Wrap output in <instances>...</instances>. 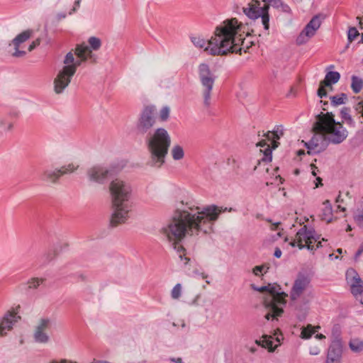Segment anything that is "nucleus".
Wrapping results in <instances>:
<instances>
[{"mask_svg": "<svg viewBox=\"0 0 363 363\" xmlns=\"http://www.w3.org/2000/svg\"><path fill=\"white\" fill-rule=\"evenodd\" d=\"M191 40L193 44L198 48H202L206 45L205 40L200 37H191Z\"/></svg>", "mask_w": 363, "mask_h": 363, "instance_id": "obj_42", "label": "nucleus"}, {"mask_svg": "<svg viewBox=\"0 0 363 363\" xmlns=\"http://www.w3.org/2000/svg\"><path fill=\"white\" fill-rule=\"evenodd\" d=\"M267 145H269L266 140H261L259 142L257 143V146H259L261 147H266Z\"/></svg>", "mask_w": 363, "mask_h": 363, "instance_id": "obj_57", "label": "nucleus"}, {"mask_svg": "<svg viewBox=\"0 0 363 363\" xmlns=\"http://www.w3.org/2000/svg\"><path fill=\"white\" fill-rule=\"evenodd\" d=\"M45 281L44 278H31L27 281V289H35Z\"/></svg>", "mask_w": 363, "mask_h": 363, "instance_id": "obj_29", "label": "nucleus"}, {"mask_svg": "<svg viewBox=\"0 0 363 363\" xmlns=\"http://www.w3.org/2000/svg\"><path fill=\"white\" fill-rule=\"evenodd\" d=\"M346 280L350 285L351 293L357 296L363 293V281L358 273L352 268L348 269L346 272Z\"/></svg>", "mask_w": 363, "mask_h": 363, "instance_id": "obj_13", "label": "nucleus"}, {"mask_svg": "<svg viewBox=\"0 0 363 363\" xmlns=\"http://www.w3.org/2000/svg\"><path fill=\"white\" fill-rule=\"evenodd\" d=\"M262 136L265 137L266 139H267L266 140H268V141H272V140H274L272 131H268L267 133H263Z\"/></svg>", "mask_w": 363, "mask_h": 363, "instance_id": "obj_51", "label": "nucleus"}, {"mask_svg": "<svg viewBox=\"0 0 363 363\" xmlns=\"http://www.w3.org/2000/svg\"><path fill=\"white\" fill-rule=\"evenodd\" d=\"M359 35V33L355 27H349L347 31V40L349 43H352Z\"/></svg>", "mask_w": 363, "mask_h": 363, "instance_id": "obj_34", "label": "nucleus"}, {"mask_svg": "<svg viewBox=\"0 0 363 363\" xmlns=\"http://www.w3.org/2000/svg\"><path fill=\"white\" fill-rule=\"evenodd\" d=\"M281 255H282V252L280 250V248L279 247H276L275 250H274V256L275 257H277V258H280Z\"/></svg>", "mask_w": 363, "mask_h": 363, "instance_id": "obj_54", "label": "nucleus"}, {"mask_svg": "<svg viewBox=\"0 0 363 363\" xmlns=\"http://www.w3.org/2000/svg\"><path fill=\"white\" fill-rule=\"evenodd\" d=\"M112 201V214L110 220L111 227L125 223L132 209V188L130 185L119 179L113 180L109 186Z\"/></svg>", "mask_w": 363, "mask_h": 363, "instance_id": "obj_4", "label": "nucleus"}, {"mask_svg": "<svg viewBox=\"0 0 363 363\" xmlns=\"http://www.w3.org/2000/svg\"><path fill=\"white\" fill-rule=\"evenodd\" d=\"M277 140H272L271 141L272 145L270 147H271V148H272V150H274V149H276L277 147H279L280 143Z\"/></svg>", "mask_w": 363, "mask_h": 363, "instance_id": "obj_59", "label": "nucleus"}, {"mask_svg": "<svg viewBox=\"0 0 363 363\" xmlns=\"http://www.w3.org/2000/svg\"><path fill=\"white\" fill-rule=\"evenodd\" d=\"M243 25L237 18L225 20L216 28L214 36L208 41L205 50L211 55H225L229 52L241 54L244 43Z\"/></svg>", "mask_w": 363, "mask_h": 363, "instance_id": "obj_3", "label": "nucleus"}, {"mask_svg": "<svg viewBox=\"0 0 363 363\" xmlns=\"http://www.w3.org/2000/svg\"><path fill=\"white\" fill-rule=\"evenodd\" d=\"M182 286L180 284H177L172 290V297L177 299L181 296Z\"/></svg>", "mask_w": 363, "mask_h": 363, "instance_id": "obj_40", "label": "nucleus"}, {"mask_svg": "<svg viewBox=\"0 0 363 363\" xmlns=\"http://www.w3.org/2000/svg\"><path fill=\"white\" fill-rule=\"evenodd\" d=\"M340 79V74L336 71L328 72L325 77V79L321 81V84L328 86L337 83Z\"/></svg>", "mask_w": 363, "mask_h": 363, "instance_id": "obj_20", "label": "nucleus"}, {"mask_svg": "<svg viewBox=\"0 0 363 363\" xmlns=\"http://www.w3.org/2000/svg\"><path fill=\"white\" fill-rule=\"evenodd\" d=\"M80 2H81V0H75L74 4L73 9H72V11L69 12V14H72L73 12H75V11H76L78 7H79Z\"/></svg>", "mask_w": 363, "mask_h": 363, "instance_id": "obj_52", "label": "nucleus"}, {"mask_svg": "<svg viewBox=\"0 0 363 363\" xmlns=\"http://www.w3.org/2000/svg\"><path fill=\"white\" fill-rule=\"evenodd\" d=\"M315 235H316V232L314 228H308L306 225H304L298 230L296 237H298L299 239L308 242L312 241V238H315Z\"/></svg>", "mask_w": 363, "mask_h": 363, "instance_id": "obj_19", "label": "nucleus"}, {"mask_svg": "<svg viewBox=\"0 0 363 363\" xmlns=\"http://www.w3.org/2000/svg\"><path fill=\"white\" fill-rule=\"evenodd\" d=\"M331 104L334 106L338 105L345 104L347 100V95L345 93H342L340 95H335L330 97Z\"/></svg>", "mask_w": 363, "mask_h": 363, "instance_id": "obj_26", "label": "nucleus"}, {"mask_svg": "<svg viewBox=\"0 0 363 363\" xmlns=\"http://www.w3.org/2000/svg\"><path fill=\"white\" fill-rule=\"evenodd\" d=\"M169 360L171 362H175V363H184L182 358L180 357H178V358H170Z\"/></svg>", "mask_w": 363, "mask_h": 363, "instance_id": "obj_60", "label": "nucleus"}, {"mask_svg": "<svg viewBox=\"0 0 363 363\" xmlns=\"http://www.w3.org/2000/svg\"><path fill=\"white\" fill-rule=\"evenodd\" d=\"M321 22L319 20V15L314 16L311 21L307 23L308 27L313 28L315 30H317L320 26Z\"/></svg>", "mask_w": 363, "mask_h": 363, "instance_id": "obj_36", "label": "nucleus"}, {"mask_svg": "<svg viewBox=\"0 0 363 363\" xmlns=\"http://www.w3.org/2000/svg\"><path fill=\"white\" fill-rule=\"evenodd\" d=\"M363 252V250L362 249H361L360 247H359V249L357 250V251L355 252V255H354V258L357 259V257H359L362 253Z\"/></svg>", "mask_w": 363, "mask_h": 363, "instance_id": "obj_61", "label": "nucleus"}, {"mask_svg": "<svg viewBox=\"0 0 363 363\" xmlns=\"http://www.w3.org/2000/svg\"><path fill=\"white\" fill-rule=\"evenodd\" d=\"M274 140H279L280 138L284 135L283 128L281 125H277L272 131Z\"/></svg>", "mask_w": 363, "mask_h": 363, "instance_id": "obj_41", "label": "nucleus"}, {"mask_svg": "<svg viewBox=\"0 0 363 363\" xmlns=\"http://www.w3.org/2000/svg\"><path fill=\"white\" fill-rule=\"evenodd\" d=\"M311 325H308L306 328L302 329L301 337L303 339H309L315 333Z\"/></svg>", "mask_w": 363, "mask_h": 363, "instance_id": "obj_33", "label": "nucleus"}, {"mask_svg": "<svg viewBox=\"0 0 363 363\" xmlns=\"http://www.w3.org/2000/svg\"><path fill=\"white\" fill-rule=\"evenodd\" d=\"M323 204L324 207L322 209L321 219L326 220L328 223H330L332 221L333 216V208L331 203L329 200H325Z\"/></svg>", "mask_w": 363, "mask_h": 363, "instance_id": "obj_21", "label": "nucleus"}, {"mask_svg": "<svg viewBox=\"0 0 363 363\" xmlns=\"http://www.w3.org/2000/svg\"><path fill=\"white\" fill-rule=\"evenodd\" d=\"M355 110L362 114L363 118V101H359L355 106ZM363 123V121H362Z\"/></svg>", "mask_w": 363, "mask_h": 363, "instance_id": "obj_49", "label": "nucleus"}, {"mask_svg": "<svg viewBox=\"0 0 363 363\" xmlns=\"http://www.w3.org/2000/svg\"><path fill=\"white\" fill-rule=\"evenodd\" d=\"M313 128L325 133L329 141L335 145L342 143L348 135L347 129L342 123L335 121V115L332 112H321L318 114Z\"/></svg>", "mask_w": 363, "mask_h": 363, "instance_id": "obj_7", "label": "nucleus"}, {"mask_svg": "<svg viewBox=\"0 0 363 363\" xmlns=\"http://www.w3.org/2000/svg\"><path fill=\"white\" fill-rule=\"evenodd\" d=\"M170 108L168 106L162 108L160 112V118L162 121H167L169 117Z\"/></svg>", "mask_w": 363, "mask_h": 363, "instance_id": "obj_38", "label": "nucleus"}, {"mask_svg": "<svg viewBox=\"0 0 363 363\" xmlns=\"http://www.w3.org/2000/svg\"><path fill=\"white\" fill-rule=\"evenodd\" d=\"M50 327V320L49 318H41L35 330L45 331Z\"/></svg>", "mask_w": 363, "mask_h": 363, "instance_id": "obj_31", "label": "nucleus"}, {"mask_svg": "<svg viewBox=\"0 0 363 363\" xmlns=\"http://www.w3.org/2000/svg\"><path fill=\"white\" fill-rule=\"evenodd\" d=\"M75 55L79 60H74L71 65H65L59 72L54 80V90L56 94H61L65 89L69 85L71 79L75 74L77 68L79 67L82 62L90 60L91 62H96V56L92 53L91 48L85 45H77L75 48Z\"/></svg>", "mask_w": 363, "mask_h": 363, "instance_id": "obj_6", "label": "nucleus"}, {"mask_svg": "<svg viewBox=\"0 0 363 363\" xmlns=\"http://www.w3.org/2000/svg\"><path fill=\"white\" fill-rule=\"evenodd\" d=\"M77 167L72 164L62 167L55 170H46L41 176V179L46 182L55 183L62 175L74 172Z\"/></svg>", "mask_w": 363, "mask_h": 363, "instance_id": "obj_14", "label": "nucleus"}, {"mask_svg": "<svg viewBox=\"0 0 363 363\" xmlns=\"http://www.w3.org/2000/svg\"><path fill=\"white\" fill-rule=\"evenodd\" d=\"M349 347L352 352L359 353L363 351V340L359 338L351 339Z\"/></svg>", "mask_w": 363, "mask_h": 363, "instance_id": "obj_24", "label": "nucleus"}, {"mask_svg": "<svg viewBox=\"0 0 363 363\" xmlns=\"http://www.w3.org/2000/svg\"><path fill=\"white\" fill-rule=\"evenodd\" d=\"M326 86H327L326 85L322 84L321 82H320V85H319V87L317 91V94L320 99H322L323 97H326L328 95V93L325 90Z\"/></svg>", "mask_w": 363, "mask_h": 363, "instance_id": "obj_43", "label": "nucleus"}, {"mask_svg": "<svg viewBox=\"0 0 363 363\" xmlns=\"http://www.w3.org/2000/svg\"><path fill=\"white\" fill-rule=\"evenodd\" d=\"M281 224V223L277 222L272 224L271 229L272 230H277L278 229L279 225Z\"/></svg>", "mask_w": 363, "mask_h": 363, "instance_id": "obj_62", "label": "nucleus"}, {"mask_svg": "<svg viewBox=\"0 0 363 363\" xmlns=\"http://www.w3.org/2000/svg\"><path fill=\"white\" fill-rule=\"evenodd\" d=\"M340 357H330L327 355V359L325 363H340Z\"/></svg>", "mask_w": 363, "mask_h": 363, "instance_id": "obj_46", "label": "nucleus"}, {"mask_svg": "<svg viewBox=\"0 0 363 363\" xmlns=\"http://www.w3.org/2000/svg\"><path fill=\"white\" fill-rule=\"evenodd\" d=\"M306 242V248L308 250H311V251H314L315 250V247L312 244L313 242L312 241H308V242Z\"/></svg>", "mask_w": 363, "mask_h": 363, "instance_id": "obj_53", "label": "nucleus"}, {"mask_svg": "<svg viewBox=\"0 0 363 363\" xmlns=\"http://www.w3.org/2000/svg\"><path fill=\"white\" fill-rule=\"evenodd\" d=\"M34 340L36 342L47 343L49 340V335L45 331L35 330L33 334Z\"/></svg>", "mask_w": 363, "mask_h": 363, "instance_id": "obj_27", "label": "nucleus"}, {"mask_svg": "<svg viewBox=\"0 0 363 363\" xmlns=\"http://www.w3.org/2000/svg\"><path fill=\"white\" fill-rule=\"evenodd\" d=\"M267 293L272 296L270 301H264V305L268 312L264 315L267 320L277 319L278 317L281 316L284 313L282 307L279 305H285L286 298L288 294L284 291H280L281 287L277 284H268Z\"/></svg>", "mask_w": 363, "mask_h": 363, "instance_id": "obj_8", "label": "nucleus"}, {"mask_svg": "<svg viewBox=\"0 0 363 363\" xmlns=\"http://www.w3.org/2000/svg\"><path fill=\"white\" fill-rule=\"evenodd\" d=\"M351 88L354 94H358L361 91L363 87V79L356 75L351 77Z\"/></svg>", "mask_w": 363, "mask_h": 363, "instance_id": "obj_23", "label": "nucleus"}, {"mask_svg": "<svg viewBox=\"0 0 363 363\" xmlns=\"http://www.w3.org/2000/svg\"><path fill=\"white\" fill-rule=\"evenodd\" d=\"M88 43L93 50H98L101 46V41L99 38L90 37L88 40Z\"/></svg>", "mask_w": 363, "mask_h": 363, "instance_id": "obj_32", "label": "nucleus"}, {"mask_svg": "<svg viewBox=\"0 0 363 363\" xmlns=\"http://www.w3.org/2000/svg\"><path fill=\"white\" fill-rule=\"evenodd\" d=\"M19 316H17L14 312H8L0 320V336L6 334V331L10 330L14 323L17 322Z\"/></svg>", "mask_w": 363, "mask_h": 363, "instance_id": "obj_16", "label": "nucleus"}, {"mask_svg": "<svg viewBox=\"0 0 363 363\" xmlns=\"http://www.w3.org/2000/svg\"><path fill=\"white\" fill-rule=\"evenodd\" d=\"M357 20L359 21V26H360V28L362 29L363 28L362 18L359 17V16H357Z\"/></svg>", "mask_w": 363, "mask_h": 363, "instance_id": "obj_64", "label": "nucleus"}, {"mask_svg": "<svg viewBox=\"0 0 363 363\" xmlns=\"http://www.w3.org/2000/svg\"><path fill=\"white\" fill-rule=\"evenodd\" d=\"M264 157L262 159V161L265 162H271L272 160V148H271L270 145H267V147L263 150Z\"/></svg>", "mask_w": 363, "mask_h": 363, "instance_id": "obj_35", "label": "nucleus"}, {"mask_svg": "<svg viewBox=\"0 0 363 363\" xmlns=\"http://www.w3.org/2000/svg\"><path fill=\"white\" fill-rule=\"evenodd\" d=\"M342 345L341 340L336 339L334 340L328 349V356L335 357H342Z\"/></svg>", "mask_w": 363, "mask_h": 363, "instance_id": "obj_18", "label": "nucleus"}, {"mask_svg": "<svg viewBox=\"0 0 363 363\" xmlns=\"http://www.w3.org/2000/svg\"><path fill=\"white\" fill-rule=\"evenodd\" d=\"M264 340H262V347L267 348L269 352H274L277 347V346H273V340L271 336H268L267 335H263Z\"/></svg>", "mask_w": 363, "mask_h": 363, "instance_id": "obj_30", "label": "nucleus"}, {"mask_svg": "<svg viewBox=\"0 0 363 363\" xmlns=\"http://www.w3.org/2000/svg\"><path fill=\"white\" fill-rule=\"evenodd\" d=\"M57 252L54 249L49 250L46 253L43 255L40 258V263L41 265L47 264L56 256Z\"/></svg>", "mask_w": 363, "mask_h": 363, "instance_id": "obj_25", "label": "nucleus"}, {"mask_svg": "<svg viewBox=\"0 0 363 363\" xmlns=\"http://www.w3.org/2000/svg\"><path fill=\"white\" fill-rule=\"evenodd\" d=\"M311 279L308 274L298 272L290 291V305L296 312V317L303 321L307 316L311 296L308 292Z\"/></svg>", "mask_w": 363, "mask_h": 363, "instance_id": "obj_5", "label": "nucleus"}, {"mask_svg": "<svg viewBox=\"0 0 363 363\" xmlns=\"http://www.w3.org/2000/svg\"><path fill=\"white\" fill-rule=\"evenodd\" d=\"M199 75L201 83L205 88L203 91L204 104L208 106L210 105L211 93L213 89L216 77L211 72L208 65L206 63L199 65Z\"/></svg>", "mask_w": 363, "mask_h": 363, "instance_id": "obj_10", "label": "nucleus"}, {"mask_svg": "<svg viewBox=\"0 0 363 363\" xmlns=\"http://www.w3.org/2000/svg\"><path fill=\"white\" fill-rule=\"evenodd\" d=\"M235 211L233 208H219L216 205L200 207L186 203L183 209L174 211L172 220L168 225L165 233L168 240L179 254V258L190 260L185 255L186 249L180 242L186 235H198L200 233L208 234L212 231L213 223L217 220L222 212Z\"/></svg>", "mask_w": 363, "mask_h": 363, "instance_id": "obj_1", "label": "nucleus"}, {"mask_svg": "<svg viewBox=\"0 0 363 363\" xmlns=\"http://www.w3.org/2000/svg\"><path fill=\"white\" fill-rule=\"evenodd\" d=\"M313 130L314 132L313 136L309 141L305 143L304 145L309 155L319 154L323 152L327 149L329 144L331 143L325 133L317 131L313 128Z\"/></svg>", "mask_w": 363, "mask_h": 363, "instance_id": "obj_11", "label": "nucleus"}, {"mask_svg": "<svg viewBox=\"0 0 363 363\" xmlns=\"http://www.w3.org/2000/svg\"><path fill=\"white\" fill-rule=\"evenodd\" d=\"M316 30L306 24L303 30L300 33L296 38L297 45H303L308 42V39L315 34Z\"/></svg>", "mask_w": 363, "mask_h": 363, "instance_id": "obj_17", "label": "nucleus"}, {"mask_svg": "<svg viewBox=\"0 0 363 363\" xmlns=\"http://www.w3.org/2000/svg\"><path fill=\"white\" fill-rule=\"evenodd\" d=\"M274 8L279 9L284 13H291V9L289 6L282 1V0H279L277 4V6H274Z\"/></svg>", "mask_w": 363, "mask_h": 363, "instance_id": "obj_39", "label": "nucleus"}, {"mask_svg": "<svg viewBox=\"0 0 363 363\" xmlns=\"http://www.w3.org/2000/svg\"><path fill=\"white\" fill-rule=\"evenodd\" d=\"M264 4L268 5L269 6H272V7L277 6V4L279 0H264Z\"/></svg>", "mask_w": 363, "mask_h": 363, "instance_id": "obj_50", "label": "nucleus"}, {"mask_svg": "<svg viewBox=\"0 0 363 363\" xmlns=\"http://www.w3.org/2000/svg\"><path fill=\"white\" fill-rule=\"evenodd\" d=\"M40 39H36L35 40L33 41L28 47V51L31 52L32 50H33L36 47H38L40 45Z\"/></svg>", "mask_w": 363, "mask_h": 363, "instance_id": "obj_48", "label": "nucleus"}, {"mask_svg": "<svg viewBox=\"0 0 363 363\" xmlns=\"http://www.w3.org/2000/svg\"><path fill=\"white\" fill-rule=\"evenodd\" d=\"M269 9L268 5L261 7L259 1L252 0L251 3L248 4L247 7L243 8V12L250 19L255 20L260 17L264 30H267L269 28Z\"/></svg>", "mask_w": 363, "mask_h": 363, "instance_id": "obj_9", "label": "nucleus"}, {"mask_svg": "<svg viewBox=\"0 0 363 363\" xmlns=\"http://www.w3.org/2000/svg\"><path fill=\"white\" fill-rule=\"evenodd\" d=\"M264 268V265L255 266L253 268L252 272L255 276H259V273L262 272Z\"/></svg>", "mask_w": 363, "mask_h": 363, "instance_id": "obj_47", "label": "nucleus"}, {"mask_svg": "<svg viewBox=\"0 0 363 363\" xmlns=\"http://www.w3.org/2000/svg\"><path fill=\"white\" fill-rule=\"evenodd\" d=\"M296 240H297V246L298 247V248H299L300 250H302V249H303V248H306V245H303V244L302 243V240H303L299 239L298 237H296Z\"/></svg>", "mask_w": 363, "mask_h": 363, "instance_id": "obj_58", "label": "nucleus"}, {"mask_svg": "<svg viewBox=\"0 0 363 363\" xmlns=\"http://www.w3.org/2000/svg\"><path fill=\"white\" fill-rule=\"evenodd\" d=\"M172 155L174 160H182L184 156L182 147L179 145L174 146L172 149Z\"/></svg>", "mask_w": 363, "mask_h": 363, "instance_id": "obj_28", "label": "nucleus"}, {"mask_svg": "<svg viewBox=\"0 0 363 363\" xmlns=\"http://www.w3.org/2000/svg\"><path fill=\"white\" fill-rule=\"evenodd\" d=\"M157 109L153 105L144 106L140 113L135 123V132L139 135H146L145 143L150 154V165L161 167L168 153L171 144V138L163 128H158L152 132L151 129L156 123Z\"/></svg>", "mask_w": 363, "mask_h": 363, "instance_id": "obj_2", "label": "nucleus"}, {"mask_svg": "<svg viewBox=\"0 0 363 363\" xmlns=\"http://www.w3.org/2000/svg\"><path fill=\"white\" fill-rule=\"evenodd\" d=\"M112 169H108L104 167L96 165L87 170V177L91 182L98 184H104L107 178L113 174Z\"/></svg>", "mask_w": 363, "mask_h": 363, "instance_id": "obj_12", "label": "nucleus"}, {"mask_svg": "<svg viewBox=\"0 0 363 363\" xmlns=\"http://www.w3.org/2000/svg\"><path fill=\"white\" fill-rule=\"evenodd\" d=\"M335 202L339 203H342L343 202V199H342L341 197V195H340V193L339 194V195L337 196L336 199H335Z\"/></svg>", "mask_w": 363, "mask_h": 363, "instance_id": "obj_63", "label": "nucleus"}, {"mask_svg": "<svg viewBox=\"0 0 363 363\" xmlns=\"http://www.w3.org/2000/svg\"><path fill=\"white\" fill-rule=\"evenodd\" d=\"M268 287H269L268 285L259 287L254 284H251V288L254 291H259V292H267Z\"/></svg>", "mask_w": 363, "mask_h": 363, "instance_id": "obj_45", "label": "nucleus"}, {"mask_svg": "<svg viewBox=\"0 0 363 363\" xmlns=\"http://www.w3.org/2000/svg\"><path fill=\"white\" fill-rule=\"evenodd\" d=\"M50 363H77V362L63 359H61L60 362H58L57 360H52Z\"/></svg>", "mask_w": 363, "mask_h": 363, "instance_id": "obj_55", "label": "nucleus"}, {"mask_svg": "<svg viewBox=\"0 0 363 363\" xmlns=\"http://www.w3.org/2000/svg\"><path fill=\"white\" fill-rule=\"evenodd\" d=\"M74 61V57L73 54L71 52H69L65 56V58L64 60V63L66 65H71L73 64Z\"/></svg>", "mask_w": 363, "mask_h": 363, "instance_id": "obj_44", "label": "nucleus"}, {"mask_svg": "<svg viewBox=\"0 0 363 363\" xmlns=\"http://www.w3.org/2000/svg\"><path fill=\"white\" fill-rule=\"evenodd\" d=\"M33 33V30L28 29L21 33L13 39L12 43L14 46L15 52L12 54V56L15 57H21L26 55V52L24 50H20L19 47L21 43L28 40Z\"/></svg>", "mask_w": 363, "mask_h": 363, "instance_id": "obj_15", "label": "nucleus"}, {"mask_svg": "<svg viewBox=\"0 0 363 363\" xmlns=\"http://www.w3.org/2000/svg\"><path fill=\"white\" fill-rule=\"evenodd\" d=\"M350 108L343 107L340 111V116L342 119V122L345 121L347 125L351 127L355 126V122L350 114Z\"/></svg>", "mask_w": 363, "mask_h": 363, "instance_id": "obj_22", "label": "nucleus"}, {"mask_svg": "<svg viewBox=\"0 0 363 363\" xmlns=\"http://www.w3.org/2000/svg\"><path fill=\"white\" fill-rule=\"evenodd\" d=\"M354 220L359 227H363V208L357 211L354 215Z\"/></svg>", "mask_w": 363, "mask_h": 363, "instance_id": "obj_37", "label": "nucleus"}, {"mask_svg": "<svg viewBox=\"0 0 363 363\" xmlns=\"http://www.w3.org/2000/svg\"><path fill=\"white\" fill-rule=\"evenodd\" d=\"M320 353V350L318 347H315L313 348L310 349V354L312 355H317Z\"/></svg>", "mask_w": 363, "mask_h": 363, "instance_id": "obj_56", "label": "nucleus"}]
</instances>
